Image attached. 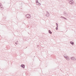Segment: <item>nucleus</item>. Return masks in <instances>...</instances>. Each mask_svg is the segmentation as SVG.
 <instances>
[{
    "mask_svg": "<svg viewBox=\"0 0 76 76\" xmlns=\"http://www.w3.org/2000/svg\"><path fill=\"white\" fill-rule=\"evenodd\" d=\"M64 18V19H65L66 20H67V19H66V18L64 17H63Z\"/></svg>",
    "mask_w": 76,
    "mask_h": 76,
    "instance_id": "obj_15",
    "label": "nucleus"
},
{
    "mask_svg": "<svg viewBox=\"0 0 76 76\" xmlns=\"http://www.w3.org/2000/svg\"><path fill=\"white\" fill-rule=\"evenodd\" d=\"M46 16H47L48 17H49V16H50V13H48V12H47L46 14Z\"/></svg>",
    "mask_w": 76,
    "mask_h": 76,
    "instance_id": "obj_6",
    "label": "nucleus"
},
{
    "mask_svg": "<svg viewBox=\"0 0 76 76\" xmlns=\"http://www.w3.org/2000/svg\"><path fill=\"white\" fill-rule=\"evenodd\" d=\"M61 18H64V17H63V16H61Z\"/></svg>",
    "mask_w": 76,
    "mask_h": 76,
    "instance_id": "obj_17",
    "label": "nucleus"
},
{
    "mask_svg": "<svg viewBox=\"0 0 76 76\" xmlns=\"http://www.w3.org/2000/svg\"><path fill=\"white\" fill-rule=\"evenodd\" d=\"M49 34H52V32H51V31L50 30H49Z\"/></svg>",
    "mask_w": 76,
    "mask_h": 76,
    "instance_id": "obj_9",
    "label": "nucleus"
},
{
    "mask_svg": "<svg viewBox=\"0 0 76 76\" xmlns=\"http://www.w3.org/2000/svg\"><path fill=\"white\" fill-rule=\"evenodd\" d=\"M15 44H16V45H17V43H15Z\"/></svg>",
    "mask_w": 76,
    "mask_h": 76,
    "instance_id": "obj_18",
    "label": "nucleus"
},
{
    "mask_svg": "<svg viewBox=\"0 0 76 76\" xmlns=\"http://www.w3.org/2000/svg\"><path fill=\"white\" fill-rule=\"evenodd\" d=\"M26 17L27 18H31V16L30 15H29V14H28L26 15Z\"/></svg>",
    "mask_w": 76,
    "mask_h": 76,
    "instance_id": "obj_4",
    "label": "nucleus"
},
{
    "mask_svg": "<svg viewBox=\"0 0 76 76\" xmlns=\"http://www.w3.org/2000/svg\"><path fill=\"white\" fill-rule=\"evenodd\" d=\"M56 26L57 27H58V24L57 23H56Z\"/></svg>",
    "mask_w": 76,
    "mask_h": 76,
    "instance_id": "obj_13",
    "label": "nucleus"
},
{
    "mask_svg": "<svg viewBox=\"0 0 76 76\" xmlns=\"http://www.w3.org/2000/svg\"><path fill=\"white\" fill-rule=\"evenodd\" d=\"M56 30H58V27H56Z\"/></svg>",
    "mask_w": 76,
    "mask_h": 76,
    "instance_id": "obj_12",
    "label": "nucleus"
},
{
    "mask_svg": "<svg viewBox=\"0 0 76 76\" xmlns=\"http://www.w3.org/2000/svg\"><path fill=\"white\" fill-rule=\"evenodd\" d=\"M39 5H41V4H40V3H39Z\"/></svg>",
    "mask_w": 76,
    "mask_h": 76,
    "instance_id": "obj_16",
    "label": "nucleus"
},
{
    "mask_svg": "<svg viewBox=\"0 0 76 76\" xmlns=\"http://www.w3.org/2000/svg\"><path fill=\"white\" fill-rule=\"evenodd\" d=\"M65 16H66V17H68V14L66 13Z\"/></svg>",
    "mask_w": 76,
    "mask_h": 76,
    "instance_id": "obj_10",
    "label": "nucleus"
},
{
    "mask_svg": "<svg viewBox=\"0 0 76 76\" xmlns=\"http://www.w3.org/2000/svg\"><path fill=\"white\" fill-rule=\"evenodd\" d=\"M70 43L72 45H73L74 44V42L72 41L70 42Z\"/></svg>",
    "mask_w": 76,
    "mask_h": 76,
    "instance_id": "obj_8",
    "label": "nucleus"
},
{
    "mask_svg": "<svg viewBox=\"0 0 76 76\" xmlns=\"http://www.w3.org/2000/svg\"><path fill=\"white\" fill-rule=\"evenodd\" d=\"M0 6H1V10H3V6H2V4L0 3Z\"/></svg>",
    "mask_w": 76,
    "mask_h": 76,
    "instance_id": "obj_5",
    "label": "nucleus"
},
{
    "mask_svg": "<svg viewBox=\"0 0 76 76\" xmlns=\"http://www.w3.org/2000/svg\"><path fill=\"white\" fill-rule=\"evenodd\" d=\"M21 67H23V69L25 68V65L23 64H22L20 66Z\"/></svg>",
    "mask_w": 76,
    "mask_h": 76,
    "instance_id": "obj_7",
    "label": "nucleus"
},
{
    "mask_svg": "<svg viewBox=\"0 0 76 76\" xmlns=\"http://www.w3.org/2000/svg\"><path fill=\"white\" fill-rule=\"evenodd\" d=\"M64 57L67 60V61H69V57H68V56H64Z\"/></svg>",
    "mask_w": 76,
    "mask_h": 76,
    "instance_id": "obj_2",
    "label": "nucleus"
},
{
    "mask_svg": "<svg viewBox=\"0 0 76 76\" xmlns=\"http://www.w3.org/2000/svg\"><path fill=\"white\" fill-rule=\"evenodd\" d=\"M71 59L72 60H74V61H76V58L75 57H72L71 58Z\"/></svg>",
    "mask_w": 76,
    "mask_h": 76,
    "instance_id": "obj_3",
    "label": "nucleus"
},
{
    "mask_svg": "<svg viewBox=\"0 0 76 76\" xmlns=\"http://www.w3.org/2000/svg\"><path fill=\"white\" fill-rule=\"evenodd\" d=\"M17 42H18V41H17Z\"/></svg>",
    "mask_w": 76,
    "mask_h": 76,
    "instance_id": "obj_19",
    "label": "nucleus"
},
{
    "mask_svg": "<svg viewBox=\"0 0 76 76\" xmlns=\"http://www.w3.org/2000/svg\"><path fill=\"white\" fill-rule=\"evenodd\" d=\"M69 2L71 4H73L74 3V1L73 0H69Z\"/></svg>",
    "mask_w": 76,
    "mask_h": 76,
    "instance_id": "obj_1",
    "label": "nucleus"
},
{
    "mask_svg": "<svg viewBox=\"0 0 76 76\" xmlns=\"http://www.w3.org/2000/svg\"><path fill=\"white\" fill-rule=\"evenodd\" d=\"M39 3H38V2H37V3H36V4H37V5H39V4H38Z\"/></svg>",
    "mask_w": 76,
    "mask_h": 76,
    "instance_id": "obj_14",
    "label": "nucleus"
},
{
    "mask_svg": "<svg viewBox=\"0 0 76 76\" xmlns=\"http://www.w3.org/2000/svg\"><path fill=\"white\" fill-rule=\"evenodd\" d=\"M38 3V0H36V3Z\"/></svg>",
    "mask_w": 76,
    "mask_h": 76,
    "instance_id": "obj_11",
    "label": "nucleus"
}]
</instances>
